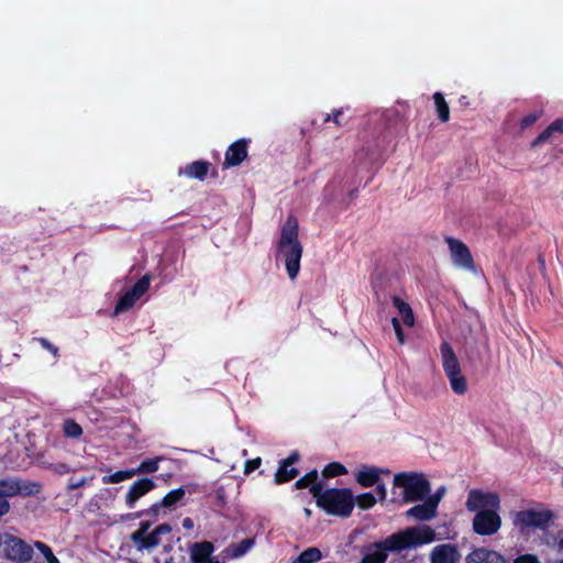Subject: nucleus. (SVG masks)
Listing matches in <instances>:
<instances>
[{"label": "nucleus", "instance_id": "f257e3e1", "mask_svg": "<svg viewBox=\"0 0 563 563\" xmlns=\"http://www.w3.org/2000/svg\"><path fill=\"white\" fill-rule=\"evenodd\" d=\"M437 540L435 531L429 526L407 528L386 539L371 544L361 563H385L388 552H400Z\"/></svg>", "mask_w": 563, "mask_h": 563}, {"label": "nucleus", "instance_id": "f03ea898", "mask_svg": "<svg viewBox=\"0 0 563 563\" xmlns=\"http://www.w3.org/2000/svg\"><path fill=\"white\" fill-rule=\"evenodd\" d=\"M277 253L284 257L288 277L292 280L297 278L300 271L302 245L299 241V222L294 214H289L282 227Z\"/></svg>", "mask_w": 563, "mask_h": 563}, {"label": "nucleus", "instance_id": "7ed1b4c3", "mask_svg": "<svg viewBox=\"0 0 563 563\" xmlns=\"http://www.w3.org/2000/svg\"><path fill=\"white\" fill-rule=\"evenodd\" d=\"M311 494L316 498L318 507L328 515L349 517L354 508L355 500L350 489H322L320 485H312Z\"/></svg>", "mask_w": 563, "mask_h": 563}, {"label": "nucleus", "instance_id": "20e7f679", "mask_svg": "<svg viewBox=\"0 0 563 563\" xmlns=\"http://www.w3.org/2000/svg\"><path fill=\"white\" fill-rule=\"evenodd\" d=\"M442 366L449 379L451 389L456 395H464L467 391V380L462 374L460 362L454 350L448 341L440 344Z\"/></svg>", "mask_w": 563, "mask_h": 563}, {"label": "nucleus", "instance_id": "39448f33", "mask_svg": "<svg viewBox=\"0 0 563 563\" xmlns=\"http://www.w3.org/2000/svg\"><path fill=\"white\" fill-rule=\"evenodd\" d=\"M552 520V511L544 508L520 510L512 515V525L521 532H526L529 529L544 530Z\"/></svg>", "mask_w": 563, "mask_h": 563}, {"label": "nucleus", "instance_id": "423d86ee", "mask_svg": "<svg viewBox=\"0 0 563 563\" xmlns=\"http://www.w3.org/2000/svg\"><path fill=\"white\" fill-rule=\"evenodd\" d=\"M394 484L404 488V498L407 501L422 500L430 493L429 482L419 474H397L394 477Z\"/></svg>", "mask_w": 563, "mask_h": 563}, {"label": "nucleus", "instance_id": "0eeeda50", "mask_svg": "<svg viewBox=\"0 0 563 563\" xmlns=\"http://www.w3.org/2000/svg\"><path fill=\"white\" fill-rule=\"evenodd\" d=\"M148 523L142 522L140 528L131 533V541L137 551L156 548L161 542L159 536L172 531L168 525H159L152 532H148Z\"/></svg>", "mask_w": 563, "mask_h": 563}, {"label": "nucleus", "instance_id": "6e6552de", "mask_svg": "<svg viewBox=\"0 0 563 563\" xmlns=\"http://www.w3.org/2000/svg\"><path fill=\"white\" fill-rule=\"evenodd\" d=\"M42 485L38 482L19 478H5L0 481V498L14 496H34L40 494Z\"/></svg>", "mask_w": 563, "mask_h": 563}, {"label": "nucleus", "instance_id": "1a4fd4ad", "mask_svg": "<svg viewBox=\"0 0 563 563\" xmlns=\"http://www.w3.org/2000/svg\"><path fill=\"white\" fill-rule=\"evenodd\" d=\"M151 285L150 275L142 276L131 289L121 295L115 303L113 314L118 316L131 309L135 302L148 290Z\"/></svg>", "mask_w": 563, "mask_h": 563}, {"label": "nucleus", "instance_id": "9d476101", "mask_svg": "<svg viewBox=\"0 0 563 563\" xmlns=\"http://www.w3.org/2000/svg\"><path fill=\"white\" fill-rule=\"evenodd\" d=\"M501 527L497 510H481L473 518V530L479 536H493Z\"/></svg>", "mask_w": 563, "mask_h": 563}, {"label": "nucleus", "instance_id": "9b49d317", "mask_svg": "<svg viewBox=\"0 0 563 563\" xmlns=\"http://www.w3.org/2000/svg\"><path fill=\"white\" fill-rule=\"evenodd\" d=\"M500 505L499 496L495 493L473 489L468 493L466 508L470 511L498 510Z\"/></svg>", "mask_w": 563, "mask_h": 563}, {"label": "nucleus", "instance_id": "f8f14e48", "mask_svg": "<svg viewBox=\"0 0 563 563\" xmlns=\"http://www.w3.org/2000/svg\"><path fill=\"white\" fill-rule=\"evenodd\" d=\"M0 543L4 544V551L8 559L15 562H27L32 558V549L21 539L10 534L0 536Z\"/></svg>", "mask_w": 563, "mask_h": 563}, {"label": "nucleus", "instance_id": "ddd939ff", "mask_svg": "<svg viewBox=\"0 0 563 563\" xmlns=\"http://www.w3.org/2000/svg\"><path fill=\"white\" fill-rule=\"evenodd\" d=\"M445 242L450 249L452 261L456 266L465 269L474 268V260L468 246L462 241L452 236H446Z\"/></svg>", "mask_w": 563, "mask_h": 563}, {"label": "nucleus", "instance_id": "4468645a", "mask_svg": "<svg viewBox=\"0 0 563 563\" xmlns=\"http://www.w3.org/2000/svg\"><path fill=\"white\" fill-rule=\"evenodd\" d=\"M250 143V139L242 137L230 144L224 154L223 167L240 166L247 158Z\"/></svg>", "mask_w": 563, "mask_h": 563}, {"label": "nucleus", "instance_id": "2eb2a0df", "mask_svg": "<svg viewBox=\"0 0 563 563\" xmlns=\"http://www.w3.org/2000/svg\"><path fill=\"white\" fill-rule=\"evenodd\" d=\"M461 553L455 544L442 543L435 545L430 554V563H460Z\"/></svg>", "mask_w": 563, "mask_h": 563}, {"label": "nucleus", "instance_id": "dca6fc26", "mask_svg": "<svg viewBox=\"0 0 563 563\" xmlns=\"http://www.w3.org/2000/svg\"><path fill=\"white\" fill-rule=\"evenodd\" d=\"M440 496H431L421 505H417L407 511V516L420 521L431 520L437 515Z\"/></svg>", "mask_w": 563, "mask_h": 563}, {"label": "nucleus", "instance_id": "f3484780", "mask_svg": "<svg viewBox=\"0 0 563 563\" xmlns=\"http://www.w3.org/2000/svg\"><path fill=\"white\" fill-rule=\"evenodd\" d=\"M214 548L209 541L196 542L189 547L190 560L192 563H220L212 558Z\"/></svg>", "mask_w": 563, "mask_h": 563}, {"label": "nucleus", "instance_id": "a211bd4d", "mask_svg": "<svg viewBox=\"0 0 563 563\" xmlns=\"http://www.w3.org/2000/svg\"><path fill=\"white\" fill-rule=\"evenodd\" d=\"M155 487V484L150 478H141L134 482L125 495V504L129 508H133L136 501L151 492Z\"/></svg>", "mask_w": 563, "mask_h": 563}, {"label": "nucleus", "instance_id": "6ab92c4d", "mask_svg": "<svg viewBox=\"0 0 563 563\" xmlns=\"http://www.w3.org/2000/svg\"><path fill=\"white\" fill-rule=\"evenodd\" d=\"M465 563H505V561L498 552L478 548L467 554Z\"/></svg>", "mask_w": 563, "mask_h": 563}, {"label": "nucleus", "instance_id": "aec40b11", "mask_svg": "<svg viewBox=\"0 0 563 563\" xmlns=\"http://www.w3.org/2000/svg\"><path fill=\"white\" fill-rule=\"evenodd\" d=\"M211 167V163L208 161H195L187 164L184 169H179V175L184 174L188 178L205 180Z\"/></svg>", "mask_w": 563, "mask_h": 563}, {"label": "nucleus", "instance_id": "412c9836", "mask_svg": "<svg viewBox=\"0 0 563 563\" xmlns=\"http://www.w3.org/2000/svg\"><path fill=\"white\" fill-rule=\"evenodd\" d=\"M380 471L373 466H363L355 473V479L363 487H371L378 483Z\"/></svg>", "mask_w": 563, "mask_h": 563}, {"label": "nucleus", "instance_id": "4be33fe9", "mask_svg": "<svg viewBox=\"0 0 563 563\" xmlns=\"http://www.w3.org/2000/svg\"><path fill=\"white\" fill-rule=\"evenodd\" d=\"M254 544L252 539H244L241 542L230 544L224 551L228 559H238L243 556Z\"/></svg>", "mask_w": 563, "mask_h": 563}, {"label": "nucleus", "instance_id": "5701e85b", "mask_svg": "<svg viewBox=\"0 0 563 563\" xmlns=\"http://www.w3.org/2000/svg\"><path fill=\"white\" fill-rule=\"evenodd\" d=\"M296 460H284L283 464L278 468L275 479L277 483L288 482L298 475L297 468L294 466Z\"/></svg>", "mask_w": 563, "mask_h": 563}, {"label": "nucleus", "instance_id": "b1692460", "mask_svg": "<svg viewBox=\"0 0 563 563\" xmlns=\"http://www.w3.org/2000/svg\"><path fill=\"white\" fill-rule=\"evenodd\" d=\"M393 303L398 309L401 314L402 321L406 325L412 327L415 323V317L411 307L409 303L404 301L400 297L394 296Z\"/></svg>", "mask_w": 563, "mask_h": 563}, {"label": "nucleus", "instance_id": "393cba45", "mask_svg": "<svg viewBox=\"0 0 563 563\" xmlns=\"http://www.w3.org/2000/svg\"><path fill=\"white\" fill-rule=\"evenodd\" d=\"M185 496V489L184 488H177L172 492H169L159 504L153 505V511H157L161 507L165 508H172L174 507L178 501H180Z\"/></svg>", "mask_w": 563, "mask_h": 563}, {"label": "nucleus", "instance_id": "a878e982", "mask_svg": "<svg viewBox=\"0 0 563 563\" xmlns=\"http://www.w3.org/2000/svg\"><path fill=\"white\" fill-rule=\"evenodd\" d=\"M433 101L439 120L443 123L448 122L450 120V108L444 96L441 92H435Z\"/></svg>", "mask_w": 563, "mask_h": 563}, {"label": "nucleus", "instance_id": "bb28decb", "mask_svg": "<svg viewBox=\"0 0 563 563\" xmlns=\"http://www.w3.org/2000/svg\"><path fill=\"white\" fill-rule=\"evenodd\" d=\"M63 432L67 438L76 439L82 433V428L74 419H66L63 423Z\"/></svg>", "mask_w": 563, "mask_h": 563}, {"label": "nucleus", "instance_id": "cd10ccee", "mask_svg": "<svg viewBox=\"0 0 563 563\" xmlns=\"http://www.w3.org/2000/svg\"><path fill=\"white\" fill-rule=\"evenodd\" d=\"M321 558L322 554L318 548H308L300 553L295 563H314Z\"/></svg>", "mask_w": 563, "mask_h": 563}, {"label": "nucleus", "instance_id": "c85d7f7f", "mask_svg": "<svg viewBox=\"0 0 563 563\" xmlns=\"http://www.w3.org/2000/svg\"><path fill=\"white\" fill-rule=\"evenodd\" d=\"M346 470L342 464L333 462L324 467L323 475L324 477H334L336 475L344 474Z\"/></svg>", "mask_w": 563, "mask_h": 563}, {"label": "nucleus", "instance_id": "c756f323", "mask_svg": "<svg viewBox=\"0 0 563 563\" xmlns=\"http://www.w3.org/2000/svg\"><path fill=\"white\" fill-rule=\"evenodd\" d=\"M333 121L336 126H344L347 124V121L343 120V109H336L333 111V114L327 113L323 118V123H328Z\"/></svg>", "mask_w": 563, "mask_h": 563}, {"label": "nucleus", "instance_id": "7c9ffc66", "mask_svg": "<svg viewBox=\"0 0 563 563\" xmlns=\"http://www.w3.org/2000/svg\"><path fill=\"white\" fill-rule=\"evenodd\" d=\"M354 500L362 509H368L373 507L376 503L375 497L371 493L358 495Z\"/></svg>", "mask_w": 563, "mask_h": 563}, {"label": "nucleus", "instance_id": "2f4dec72", "mask_svg": "<svg viewBox=\"0 0 563 563\" xmlns=\"http://www.w3.org/2000/svg\"><path fill=\"white\" fill-rule=\"evenodd\" d=\"M36 548L45 556L47 563H59L58 559L54 555L51 548L42 542L36 543Z\"/></svg>", "mask_w": 563, "mask_h": 563}, {"label": "nucleus", "instance_id": "473e14b6", "mask_svg": "<svg viewBox=\"0 0 563 563\" xmlns=\"http://www.w3.org/2000/svg\"><path fill=\"white\" fill-rule=\"evenodd\" d=\"M553 134V131L551 130L550 125H548V128L542 131L532 142H531V147L532 148H536L540 145H542L543 143H545Z\"/></svg>", "mask_w": 563, "mask_h": 563}, {"label": "nucleus", "instance_id": "72a5a7b5", "mask_svg": "<svg viewBox=\"0 0 563 563\" xmlns=\"http://www.w3.org/2000/svg\"><path fill=\"white\" fill-rule=\"evenodd\" d=\"M541 117V111L531 112L521 119V129H527L534 124Z\"/></svg>", "mask_w": 563, "mask_h": 563}, {"label": "nucleus", "instance_id": "f704fd0d", "mask_svg": "<svg viewBox=\"0 0 563 563\" xmlns=\"http://www.w3.org/2000/svg\"><path fill=\"white\" fill-rule=\"evenodd\" d=\"M391 325L396 333L399 344L402 345L406 342V336H405V332L401 328V324H400V321L398 320V318H396V317L391 318Z\"/></svg>", "mask_w": 563, "mask_h": 563}, {"label": "nucleus", "instance_id": "c9c22d12", "mask_svg": "<svg viewBox=\"0 0 563 563\" xmlns=\"http://www.w3.org/2000/svg\"><path fill=\"white\" fill-rule=\"evenodd\" d=\"M317 476H318L317 471H312V472L308 473L306 476H303L299 481H297L296 487L297 488L308 487L317 479Z\"/></svg>", "mask_w": 563, "mask_h": 563}, {"label": "nucleus", "instance_id": "e433bc0d", "mask_svg": "<svg viewBox=\"0 0 563 563\" xmlns=\"http://www.w3.org/2000/svg\"><path fill=\"white\" fill-rule=\"evenodd\" d=\"M135 473L136 472L134 470L129 471V472L119 471L110 476L109 482L110 483H120L126 478L132 477Z\"/></svg>", "mask_w": 563, "mask_h": 563}, {"label": "nucleus", "instance_id": "4c0bfd02", "mask_svg": "<svg viewBox=\"0 0 563 563\" xmlns=\"http://www.w3.org/2000/svg\"><path fill=\"white\" fill-rule=\"evenodd\" d=\"M261 465V460H245L241 467L243 468V474L246 475V474H250L251 472L255 471L256 468H258Z\"/></svg>", "mask_w": 563, "mask_h": 563}, {"label": "nucleus", "instance_id": "58836bf2", "mask_svg": "<svg viewBox=\"0 0 563 563\" xmlns=\"http://www.w3.org/2000/svg\"><path fill=\"white\" fill-rule=\"evenodd\" d=\"M43 349L52 353L54 356H58V347L52 344L47 339L45 338H37L35 339Z\"/></svg>", "mask_w": 563, "mask_h": 563}, {"label": "nucleus", "instance_id": "ea45409f", "mask_svg": "<svg viewBox=\"0 0 563 563\" xmlns=\"http://www.w3.org/2000/svg\"><path fill=\"white\" fill-rule=\"evenodd\" d=\"M157 468H158L157 460H150L147 462H143L141 464L139 471L152 473V472L157 471Z\"/></svg>", "mask_w": 563, "mask_h": 563}, {"label": "nucleus", "instance_id": "a19ab883", "mask_svg": "<svg viewBox=\"0 0 563 563\" xmlns=\"http://www.w3.org/2000/svg\"><path fill=\"white\" fill-rule=\"evenodd\" d=\"M514 563H540L539 559L533 554H523L518 556Z\"/></svg>", "mask_w": 563, "mask_h": 563}, {"label": "nucleus", "instance_id": "79ce46f5", "mask_svg": "<svg viewBox=\"0 0 563 563\" xmlns=\"http://www.w3.org/2000/svg\"><path fill=\"white\" fill-rule=\"evenodd\" d=\"M86 482H87L86 477L70 478L69 484H68V488L69 489L79 488L80 486L85 485Z\"/></svg>", "mask_w": 563, "mask_h": 563}, {"label": "nucleus", "instance_id": "37998d69", "mask_svg": "<svg viewBox=\"0 0 563 563\" xmlns=\"http://www.w3.org/2000/svg\"><path fill=\"white\" fill-rule=\"evenodd\" d=\"M553 547L556 548L558 551L563 552V531H559L553 538Z\"/></svg>", "mask_w": 563, "mask_h": 563}, {"label": "nucleus", "instance_id": "c03bdc74", "mask_svg": "<svg viewBox=\"0 0 563 563\" xmlns=\"http://www.w3.org/2000/svg\"><path fill=\"white\" fill-rule=\"evenodd\" d=\"M550 128H551V130L553 131V133H555V132H558V133H563V118H560V119L554 120V121L550 124Z\"/></svg>", "mask_w": 563, "mask_h": 563}, {"label": "nucleus", "instance_id": "a18cd8bd", "mask_svg": "<svg viewBox=\"0 0 563 563\" xmlns=\"http://www.w3.org/2000/svg\"><path fill=\"white\" fill-rule=\"evenodd\" d=\"M10 510V504L7 499L0 498V517L7 515Z\"/></svg>", "mask_w": 563, "mask_h": 563}, {"label": "nucleus", "instance_id": "49530a36", "mask_svg": "<svg viewBox=\"0 0 563 563\" xmlns=\"http://www.w3.org/2000/svg\"><path fill=\"white\" fill-rule=\"evenodd\" d=\"M48 467H52L58 474H65L68 472V468L66 467V465L60 462L57 464H54V465H49Z\"/></svg>", "mask_w": 563, "mask_h": 563}, {"label": "nucleus", "instance_id": "de8ad7c7", "mask_svg": "<svg viewBox=\"0 0 563 563\" xmlns=\"http://www.w3.org/2000/svg\"><path fill=\"white\" fill-rule=\"evenodd\" d=\"M183 527H184L185 529H187V530L192 529V528H194V521H192V519H190V518H188V517H187V518H185V519L183 520Z\"/></svg>", "mask_w": 563, "mask_h": 563}, {"label": "nucleus", "instance_id": "09e8293b", "mask_svg": "<svg viewBox=\"0 0 563 563\" xmlns=\"http://www.w3.org/2000/svg\"><path fill=\"white\" fill-rule=\"evenodd\" d=\"M459 103H460L462 107H468V106H470L468 97H467V96H461V97L459 98Z\"/></svg>", "mask_w": 563, "mask_h": 563}, {"label": "nucleus", "instance_id": "8fccbe9b", "mask_svg": "<svg viewBox=\"0 0 563 563\" xmlns=\"http://www.w3.org/2000/svg\"><path fill=\"white\" fill-rule=\"evenodd\" d=\"M377 490H378V493L380 494V497H382V498H385L386 490H385L384 486L378 485V486H377Z\"/></svg>", "mask_w": 563, "mask_h": 563}, {"label": "nucleus", "instance_id": "3c124183", "mask_svg": "<svg viewBox=\"0 0 563 563\" xmlns=\"http://www.w3.org/2000/svg\"><path fill=\"white\" fill-rule=\"evenodd\" d=\"M287 457L295 459V457H300V455H299V452H298V451L294 450V451H291V452L288 454V456H287Z\"/></svg>", "mask_w": 563, "mask_h": 563}, {"label": "nucleus", "instance_id": "603ef678", "mask_svg": "<svg viewBox=\"0 0 563 563\" xmlns=\"http://www.w3.org/2000/svg\"><path fill=\"white\" fill-rule=\"evenodd\" d=\"M443 494H444V488H441V489H439V490L437 492V494H434L433 496H440V499H441V498H442V496H443Z\"/></svg>", "mask_w": 563, "mask_h": 563}, {"label": "nucleus", "instance_id": "864d4df0", "mask_svg": "<svg viewBox=\"0 0 563 563\" xmlns=\"http://www.w3.org/2000/svg\"><path fill=\"white\" fill-rule=\"evenodd\" d=\"M305 514H306V516H307V517H310L311 511H310L308 508H306V509H305Z\"/></svg>", "mask_w": 563, "mask_h": 563}]
</instances>
